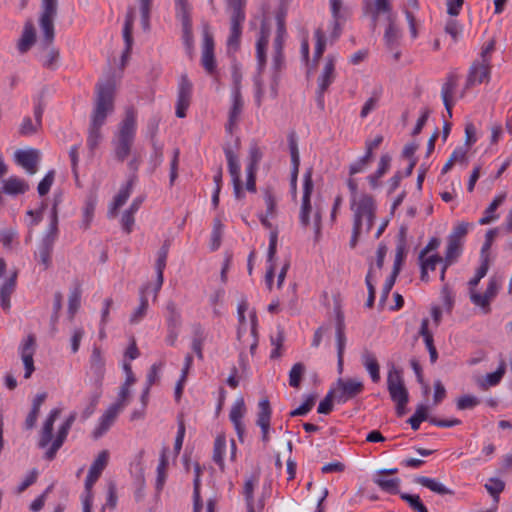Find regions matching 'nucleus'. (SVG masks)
I'll return each mask as SVG.
<instances>
[{"label": "nucleus", "instance_id": "nucleus-1", "mask_svg": "<svg viewBox=\"0 0 512 512\" xmlns=\"http://www.w3.org/2000/svg\"><path fill=\"white\" fill-rule=\"evenodd\" d=\"M115 84L108 80L97 84L95 106L91 115V124L87 144L94 149L101 137L100 129L104 125L108 114L114 110Z\"/></svg>", "mask_w": 512, "mask_h": 512}, {"label": "nucleus", "instance_id": "nucleus-2", "mask_svg": "<svg viewBox=\"0 0 512 512\" xmlns=\"http://www.w3.org/2000/svg\"><path fill=\"white\" fill-rule=\"evenodd\" d=\"M313 169L308 168L303 174V184H302V198H301V206L299 211V222L302 227L308 228L312 225L315 240L318 241L321 237V229H322V215L319 209L313 211L311 205V195L314 189L313 182Z\"/></svg>", "mask_w": 512, "mask_h": 512}, {"label": "nucleus", "instance_id": "nucleus-3", "mask_svg": "<svg viewBox=\"0 0 512 512\" xmlns=\"http://www.w3.org/2000/svg\"><path fill=\"white\" fill-rule=\"evenodd\" d=\"M137 131V111L133 107L125 110V116L119 123L113 139L115 157L123 162L130 154Z\"/></svg>", "mask_w": 512, "mask_h": 512}, {"label": "nucleus", "instance_id": "nucleus-4", "mask_svg": "<svg viewBox=\"0 0 512 512\" xmlns=\"http://www.w3.org/2000/svg\"><path fill=\"white\" fill-rule=\"evenodd\" d=\"M271 27L266 18L261 21V27L259 35L255 45V56L257 60V71L258 75L254 79L256 87L255 100L258 106L261 105L262 97L264 95V89L261 83V73L266 67L267 63V49L269 44Z\"/></svg>", "mask_w": 512, "mask_h": 512}, {"label": "nucleus", "instance_id": "nucleus-5", "mask_svg": "<svg viewBox=\"0 0 512 512\" xmlns=\"http://www.w3.org/2000/svg\"><path fill=\"white\" fill-rule=\"evenodd\" d=\"M350 209L353 213V225L371 230L377 210L373 196L362 192L360 196L350 197Z\"/></svg>", "mask_w": 512, "mask_h": 512}, {"label": "nucleus", "instance_id": "nucleus-6", "mask_svg": "<svg viewBox=\"0 0 512 512\" xmlns=\"http://www.w3.org/2000/svg\"><path fill=\"white\" fill-rule=\"evenodd\" d=\"M231 8L230 34L227 39L228 52H236L240 46L242 25L246 15L244 11L245 0H227Z\"/></svg>", "mask_w": 512, "mask_h": 512}, {"label": "nucleus", "instance_id": "nucleus-7", "mask_svg": "<svg viewBox=\"0 0 512 512\" xmlns=\"http://www.w3.org/2000/svg\"><path fill=\"white\" fill-rule=\"evenodd\" d=\"M439 246L440 240L438 238H432L419 254L422 281L427 282L429 280L428 273L435 271L436 267L440 264H443L440 275L441 280L445 278L447 264L443 263L442 257L436 253Z\"/></svg>", "mask_w": 512, "mask_h": 512}, {"label": "nucleus", "instance_id": "nucleus-8", "mask_svg": "<svg viewBox=\"0 0 512 512\" xmlns=\"http://www.w3.org/2000/svg\"><path fill=\"white\" fill-rule=\"evenodd\" d=\"M387 389L391 399L396 403V413L399 417L406 414V405L408 403V391L404 386L401 371L394 366L388 371Z\"/></svg>", "mask_w": 512, "mask_h": 512}, {"label": "nucleus", "instance_id": "nucleus-9", "mask_svg": "<svg viewBox=\"0 0 512 512\" xmlns=\"http://www.w3.org/2000/svg\"><path fill=\"white\" fill-rule=\"evenodd\" d=\"M402 31L397 23L396 15L387 16V26L383 35V42L388 52L392 54L393 60L398 61L401 57L400 44Z\"/></svg>", "mask_w": 512, "mask_h": 512}, {"label": "nucleus", "instance_id": "nucleus-10", "mask_svg": "<svg viewBox=\"0 0 512 512\" xmlns=\"http://www.w3.org/2000/svg\"><path fill=\"white\" fill-rule=\"evenodd\" d=\"M224 153L231 176L234 197L237 200H242L245 197V193L241 181V166L238 157L231 147H225Z\"/></svg>", "mask_w": 512, "mask_h": 512}, {"label": "nucleus", "instance_id": "nucleus-11", "mask_svg": "<svg viewBox=\"0 0 512 512\" xmlns=\"http://www.w3.org/2000/svg\"><path fill=\"white\" fill-rule=\"evenodd\" d=\"M57 14V0H42V13L39 24L44 39L51 44L54 39V18Z\"/></svg>", "mask_w": 512, "mask_h": 512}, {"label": "nucleus", "instance_id": "nucleus-12", "mask_svg": "<svg viewBox=\"0 0 512 512\" xmlns=\"http://www.w3.org/2000/svg\"><path fill=\"white\" fill-rule=\"evenodd\" d=\"M364 390V384L360 380L356 379H338L337 387L333 391L335 400L338 403L344 404L347 401L353 399Z\"/></svg>", "mask_w": 512, "mask_h": 512}, {"label": "nucleus", "instance_id": "nucleus-13", "mask_svg": "<svg viewBox=\"0 0 512 512\" xmlns=\"http://www.w3.org/2000/svg\"><path fill=\"white\" fill-rule=\"evenodd\" d=\"M322 301L327 309L329 317L334 320H343L345 317L343 311L344 298L342 294L336 289L324 291Z\"/></svg>", "mask_w": 512, "mask_h": 512}, {"label": "nucleus", "instance_id": "nucleus-14", "mask_svg": "<svg viewBox=\"0 0 512 512\" xmlns=\"http://www.w3.org/2000/svg\"><path fill=\"white\" fill-rule=\"evenodd\" d=\"M401 10L405 15L408 23L411 38L414 40L418 37V30L422 26V21L419 17L420 4L418 0H405L401 5Z\"/></svg>", "mask_w": 512, "mask_h": 512}, {"label": "nucleus", "instance_id": "nucleus-15", "mask_svg": "<svg viewBox=\"0 0 512 512\" xmlns=\"http://www.w3.org/2000/svg\"><path fill=\"white\" fill-rule=\"evenodd\" d=\"M277 32L273 41L272 65L275 73H278L284 66L283 45L286 38L284 22L280 17L277 19Z\"/></svg>", "mask_w": 512, "mask_h": 512}, {"label": "nucleus", "instance_id": "nucleus-16", "mask_svg": "<svg viewBox=\"0 0 512 512\" xmlns=\"http://www.w3.org/2000/svg\"><path fill=\"white\" fill-rule=\"evenodd\" d=\"M262 158V153L257 145H253L249 149V162L246 166V184L245 189L250 193L257 191L256 187V173L258 164Z\"/></svg>", "mask_w": 512, "mask_h": 512}, {"label": "nucleus", "instance_id": "nucleus-17", "mask_svg": "<svg viewBox=\"0 0 512 512\" xmlns=\"http://www.w3.org/2000/svg\"><path fill=\"white\" fill-rule=\"evenodd\" d=\"M191 97L192 83L186 75H182L178 86V96L176 103L177 117L184 118L186 116V111L191 103Z\"/></svg>", "mask_w": 512, "mask_h": 512}, {"label": "nucleus", "instance_id": "nucleus-18", "mask_svg": "<svg viewBox=\"0 0 512 512\" xmlns=\"http://www.w3.org/2000/svg\"><path fill=\"white\" fill-rule=\"evenodd\" d=\"M109 459V453L107 450L101 451L97 458L94 460L92 465L90 466V469L88 471V475L85 480V489L88 492L87 496H91V489L93 485L96 483V481L99 479V477L102 474V471L105 469V467L108 464Z\"/></svg>", "mask_w": 512, "mask_h": 512}, {"label": "nucleus", "instance_id": "nucleus-19", "mask_svg": "<svg viewBox=\"0 0 512 512\" xmlns=\"http://www.w3.org/2000/svg\"><path fill=\"white\" fill-rule=\"evenodd\" d=\"M123 408V403L121 401H117L105 411L99 420L98 426L93 431V437L95 439L102 437L110 429Z\"/></svg>", "mask_w": 512, "mask_h": 512}, {"label": "nucleus", "instance_id": "nucleus-20", "mask_svg": "<svg viewBox=\"0 0 512 512\" xmlns=\"http://www.w3.org/2000/svg\"><path fill=\"white\" fill-rule=\"evenodd\" d=\"M21 358L25 367L24 377L30 378L35 370L33 356L36 351V337L29 334L20 346Z\"/></svg>", "mask_w": 512, "mask_h": 512}, {"label": "nucleus", "instance_id": "nucleus-21", "mask_svg": "<svg viewBox=\"0 0 512 512\" xmlns=\"http://www.w3.org/2000/svg\"><path fill=\"white\" fill-rule=\"evenodd\" d=\"M237 338L242 344L248 345L250 352L254 354L258 346L257 322H239Z\"/></svg>", "mask_w": 512, "mask_h": 512}, {"label": "nucleus", "instance_id": "nucleus-22", "mask_svg": "<svg viewBox=\"0 0 512 512\" xmlns=\"http://www.w3.org/2000/svg\"><path fill=\"white\" fill-rule=\"evenodd\" d=\"M258 409L256 424L261 428L262 441L268 443L270 441L269 430L272 409L267 397L260 399Z\"/></svg>", "mask_w": 512, "mask_h": 512}, {"label": "nucleus", "instance_id": "nucleus-23", "mask_svg": "<svg viewBox=\"0 0 512 512\" xmlns=\"http://www.w3.org/2000/svg\"><path fill=\"white\" fill-rule=\"evenodd\" d=\"M290 156H291V176H290V192L295 199L297 196V180L300 166V155L297 140L294 136H290L288 140Z\"/></svg>", "mask_w": 512, "mask_h": 512}, {"label": "nucleus", "instance_id": "nucleus-24", "mask_svg": "<svg viewBox=\"0 0 512 512\" xmlns=\"http://www.w3.org/2000/svg\"><path fill=\"white\" fill-rule=\"evenodd\" d=\"M135 20V10L134 8H129L126 17L125 22L123 26V39L125 43V49L122 53L121 57V63L122 66H124L131 54L132 46H133V37H132V31H133V25Z\"/></svg>", "mask_w": 512, "mask_h": 512}, {"label": "nucleus", "instance_id": "nucleus-25", "mask_svg": "<svg viewBox=\"0 0 512 512\" xmlns=\"http://www.w3.org/2000/svg\"><path fill=\"white\" fill-rule=\"evenodd\" d=\"M491 64L482 60L475 61L470 67L466 80L467 86L479 85L490 78Z\"/></svg>", "mask_w": 512, "mask_h": 512}, {"label": "nucleus", "instance_id": "nucleus-26", "mask_svg": "<svg viewBox=\"0 0 512 512\" xmlns=\"http://www.w3.org/2000/svg\"><path fill=\"white\" fill-rule=\"evenodd\" d=\"M231 101L232 105L229 111V119L225 127L228 133H232L234 127L239 121L240 115L244 107V101L241 95L240 88L238 86L234 87L232 90Z\"/></svg>", "mask_w": 512, "mask_h": 512}, {"label": "nucleus", "instance_id": "nucleus-27", "mask_svg": "<svg viewBox=\"0 0 512 512\" xmlns=\"http://www.w3.org/2000/svg\"><path fill=\"white\" fill-rule=\"evenodd\" d=\"M336 61L335 55H328L325 59V64L322 68L320 75L317 78V88L321 90H328L330 85L335 81L336 78Z\"/></svg>", "mask_w": 512, "mask_h": 512}, {"label": "nucleus", "instance_id": "nucleus-28", "mask_svg": "<svg viewBox=\"0 0 512 512\" xmlns=\"http://www.w3.org/2000/svg\"><path fill=\"white\" fill-rule=\"evenodd\" d=\"M332 15L333 30L331 38L336 40L341 34L342 23L346 20V8L343 7V0H329Z\"/></svg>", "mask_w": 512, "mask_h": 512}, {"label": "nucleus", "instance_id": "nucleus-29", "mask_svg": "<svg viewBox=\"0 0 512 512\" xmlns=\"http://www.w3.org/2000/svg\"><path fill=\"white\" fill-rule=\"evenodd\" d=\"M15 160L28 174L34 175L37 172L39 152L35 149L17 150Z\"/></svg>", "mask_w": 512, "mask_h": 512}, {"label": "nucleus", "instance_id": "nucleus-30", "mask_svg": "<svg viewBox=\"0 0 512 512\" xmlns=\"http://www.w3.org/2000/svg\"><path fill=\"white\" fill-rule=\"evenodd\" d=\"M201 63L207 73L213 74L216 69L214 57V40L211 35L205 33L202 46Z\"/></svg>", "mask_w": 512, "mask_h": 512}, {"label": "nucleus", "instance_id": "nucleus-31", "mask_svg": "<svg viewBox=\"0 0 512 512\" xmlns=\"http://www.w3.org/2000/svg\"><path fill=\"white\" fill-rule=\"evenodd\" d=\"M58 211L57 203H55L51 209L50 223L44 232L39 244L49 247H54V243L58 238Z\"/></svg>", "mask_w": 512, "mask_h": 512}, {"label": "nucleus", "instance_id": "nucleus-32", "mask_svg": "<svg viewBox=\"0 0 512 512\" xmlns=\"http://www.w3.org/2000/svg\"><path fill=\"white\" fill-rule=\"evenodd\" d=\"M60 413H61L60 409H53V410H51L49 416L45 420L42 431H41L40 440H39V446L41 448L46 447L52 441L53 426H54L55 421L59 417Z\"/></svg>", "mask_w": 512, "mask_h": 512}, {"label": "nucleus", "instance_id": "nucleus-33", "mask_svg": "<svg viewBox=\"0 0 512 512\" xmlns=\"http://www.w3.org/2000/svg\"><path fill=\"white\" fill-rule=\"evenodd\" d=\"M391 157L388 154H383L380 157L376 171L367 176V181L371 189H377L380 186V179L387 173L390 168Z\"/></svg>", "mask_w": 512, "mask_h": 512}, {"label": "nucleus", "instance_id": "nucleus-34", "mask_svg": "<svg viewBox=\"0 0 512 512\" xmlns=\"http://www.w3.org/2000/svg\"><path fill=\"white\" fill-rule=\"evenodd\" d=\"M277 240H278L277 232H271L270 237H269V247H268V255H267V262L269 263V267L267 269L266 276H265L266 283H267V286L269 289H271L273 279L275 276L273 259L276 255V251H277Z\"/></svg>", "mask_w": 512, "mask_h": 512}, {"label": "nucleus", "instance_id": "nucleus-35", "mask_svg": "<svg viewBox=\"0 0 512 512\" xmlns=\"http://www.w3.org/2000/svg\"><path fill=\"white\" fill-rule=\"evenodd\" d=\"M361 362H362L363 366L365 367V369L370 374L371 380L374 383L379 382L380 381V366H379L376 356L372 352H370L368 350H364L361 354Z\"/></svg>", "mask_w": 512, "mask_h": 512}, {"label": "nucleus", "instance_id": "nucleus-36", "mask_svg": "<svg viewBox=\"0 0 512 512\" xmlns=\"http://www.w3.org/2000/svg\"><path fill=\"white\" fill-rule=\"evenodd\" d=\"M507 197L506 192L499 193L494 197L490 205L485 209L483 217L479 219L480 225H486L489 224L496 219H498V215L496 214V210L500 205L503 204Z\"/></svg>", "mask_w": 512, "mask_h": 512}, {"label": "nucleus", "instance_id": "nucleus-37", "mask_svg": "<svg viewBox=\"0 0 512 512\" xmlns=\"http://www.w3.org/2000/svg\"><path fill=\"white\" fill-rule=\"evenodd\" d=\"M169 252V245L167 243L163 244L157 253V260L155 264V269L157 273V283L155 285V293H157L163 284V273L166 267V261Z\"/></svg>", "mask_w": 512, "mask_h": 512}, {"label": "nucleus", "instance_id": "nucleus-38", "mask_svg": "<svg viewBox=\"0 0 512 512\" xmlns=\"http://www.w3.org/2000/svg\"><path fill=\"white\" fill-rule=\"evenodd\" d=\"M28 189L26 181L17 176H10L3 181V192L8 195L24 194Z\"/></svg>", "mask_w": 512, "mask_h": 512}, {"label": "nucleus", "instance_id": "nucleus-39", "mask_svg": "<svg viewBox=\"0 0 512 512\" xmlns=\"http://www.w3.org/2000/svg\"><path fill=\"white\" fill-rule=\"evenodd\" d=\"M373 482L384 492L389 494H400V483L401 480L398 477L387 478L383 475H375Z\"/></svg>", "mask_w": 512, "mask_h": 512}, {"label": "nucleus", "instance_id": "nucleus-40", "mask_svg": "<svg viewBox=\"0 0 512 512\" xmlns=\"http://www.w3.org/2000/svg\"><path fill=\"white\" fill-rule=\"evenodd\" d=\"M131 187V182H128L119 190L108 211L109 217H115L118 209L126 203L131 194Z\"/></svg>", "mask_w": 512, "mask_h": 512}, {"label": "nucleus", "instance_id": "nucleus-41", "mask_svg": "<svg viewBox=\"0 0 512 512\" xmlns=\"http://www.w3.org/2000/svg\"><path fill=\"white\" fill-rule=\"evenodd\" d=\"M16 285V274H13L10 278L0 286V304L2 309L7 310L10 308V297L15 289Z\"/></svg>", "mask_w": 512, "mask_h": 512}, {"label": "nucleus", "instance_id": "nucleus-42", "mask_svg": "<svg viewBox=\"0 0 512 512\" xmlns=\"http://www.w3.org/2000/svg\"><path fill=\"white\" fill-rule=\"evenodd\" d=\"M149 294H153L154 297L157 293H155V287L153 288L150 284L143 287L140 291V303L138 307L133 312V319H139L146 315V311L148 309V299L147 296Z\"/></svg>", "mask_w": 512, "mask_h": 512}, {"label": "nucleus", "instance_id": "nucleus-43", "mask_svg": "<svg viewBox=\"0 0 512 512\" xmlns=\"http://www.w3.org/2000/svg\"><path fill=\"white\" fill-rule=\"evenodd\" d=\"M414 482L440 495H446L448 493L446 485L433 478L417 476Z\"/></svg>", "mask_w": 512, "mask_h": 512}, {"label": "nucleus", "instance_id": "nucleus-44", "mask_svg": "<svg viewBox=\"0 0 512 512\" xmlns=\"http://www.w3.org/2000/svg\"><path fill=\"white\" fill-rule=\"evenodd\" d=\"M36 38L35 29L31 22H27L24 26V30L21 39L18 43V50L21 53L27 52L34 44Z\"/></svg>", "mask_w": 512, "mask_h": 512}, {"label": "nucleus", "instance_id": "nucleus-45", "mask_svg": "<svg viewBox=\"0 0 512 512\" xmlns=\"http://www.w3.org/2000/svg\"><path fill=\"white\" fill-rule=\"evenodd\" d=\"M90 367L96 375L97 380H101L105 370V360L101 355L99 348L95 347L91 354Z\"/></svg>", "mask_w": 512, "mask_h": 512}, {"label": "nucleus", "instance_id": "nucleus-46", "mask_svg": "<svg viewBox=\"0 0 512 512\" xmlns=\"http://www.w3.org/2000/svg\"><path fill=\"white\" fill-rule=\"evenodd\" d=\"M226 447V437L224 434L217 435L214 442L213 449V460L216 464H218L221 468L224 466V451Z\"/></svg>", "mask_w": 512, "mask_h": 512}, {"label": "nucleus", "instance_id": "nucleus-47", "mask_svg": "<svg viewBox=\"0 0 512 512\" xmlns=\"http://www.w3.org/2000/svg\"><path fill=\"white\" fill-rule=\"evenodd\" d=\"M176 17L181 22L182 26L191 24L190 6L187 0H176Z\"/></svg>", "mask_w": 512, "mask_h": 512}, {"label": "nucleus", "instance_id": "nucleus-48", "mask_svg": "<svg viewBox=\"0 0 512 512\" xmlns=\"http://www.w3.org/2000/svg\"><path fill=\"white\" fill-rule=\"evenodd\" d=\"M97 204V198L95 195L91 194L85 201V205L83 207V224L84 228H88L94 216V211Z\"/></svg>", "mask_w": 512, "mask_h": 512}, {"label": "nucleus", "instance_id": "nucleus-49", "mask_svg": "<svg viewBox=\"0 0 512 512\" xmlns=\"http://www.w3.org/2000/svg\"><path fill=\"white\" fill-rule=\"evenodd\" d=\"M81 306V289L79 287L73 288L69 293L68 298V314L73 318Z\"/></svg>", "mask_w": 512, "mask_h": 512}, {"label": "nucleus", "instance_id": "nucleus-50", "mask_svg": "<svg viewBox=\"0 0 512 512\" xmlns=\"http://www.w3.org/2000/svg\"><path fill=\"white\" fill-rule=\"evenodd\" d=\"M400 498L404 500L415 512H428V509L417 494L400 493Z\"/></svg>", "mask_w": 512, "mask_h": 512}, {"label": "nucleus", "instance_id": "nucleus-51", "mask_svg": "<svg viewBox=\"0 0 512 512\" xmlns=\"http://www.w3.org/2000/svg\"><path fill=\"white\" fill-rule=\"evenodd\" d=\"M305 371L306 368L303 363L294 364L289 372V385L293 388H299Z\"/></svg>", "mask_w": 512, "mask_h": 512}, {"label": "nucleus", "instance_id": "nucleus-52", "mask_svg": "<svg viewBox=\"0 0 512 512\" xmlns=\"http://www.w3.org/2000/svg\"><path fill=\"white\" fill-rule=\"evenodd\" d=\"M428 419V408L425 405H418L415 413L408 419L411 428L416 431L419 429L420 424Z\"/></svg>", "mask_w": 512, "mask_h": 512}, {"label": "nucleus", "instance_id": "nucleus-53", "mask_svg": "<svg viewBox=\"0 0 512 512\" xmlns=\"http://www.w3.org/2000/svg\"><path fill=\"white\" fill-rule=\"evenodd\" d=\"M153 0H138L141 14V25L143 30L150 28V13Z\"/></svg>", "mask_w": 512, "mask_h": 512}, {"label": "nucleus", "instance_id": "nucleus-54", "mask_svg": "<svg viewBox=\"0 0 512 512\" xmlns=\"http://www.w3.org/2000/svg\"><path fill=\"white\" fill-rule=\"evenodd\" d=\"M263 198L266 205V213L268 216H275L277 209V198L273 192V189L267 187L263 192Z\"/></svg>", "mask_w": 512, "mask_h": 512}, {"label": "nucleus", "instance_id": "nucleus-55", "mask_svg": "<svg viewBox=\"0 0 512 512\" xmlns=\"http://www.w3.org/2000/svg\"><path fill=\"white\" fill-rule=\"evenodd\" d=\"M316 399H317L316 394H310V395L306 396L304 403L302 405H300L298 408H296L295 410L291 411L289 413V415L291 417L306 415L314 407Z\"/></svg>", "mask_w": 512, "mask_h": 512}, {"label": "nucleus", "instance_id": "nucleus-56", "mask_svg": "<svg viewBox=\"0 0 512 512\" xmlns=\"http://www.w3.org/2000/svg\"><path fill=\"white\" fill-rule=\"evenodd\" d=\"M52 251L53 247L38 244L35 258L44 267V269H47L51 264Z\"/></svg>", "mask_w": 512, "mask_h": 512}, {"label": "nucleus", "instance_id": "nucleus-57", "mask_svg": "<svg viewBox=\"0 0 512 512\" xmlns=\"http://www.w3.org/2000/svg\"><path fill=\"white\" fill-rule=\"evenodd\" d=\"M487 492L498 501L499 494L504 490L505 483L499 478H490L485 484Z\"/></svg>", "mask_w": 512, "mask_h": 512}, {"label": "nucleus", "instance_id": "nucleus-58", "mask_svg": "<svg viewBox=\"0 0 512 512\" xmlns=\"http://www.w3.org/2000/svg\"><path fill=\"white\" fill-rule=\"evenodd\" d=\"M380 96V91H374L372 96L366 100L360 112L361 118H366L372 111L377 108Z\"/></svg>", "mask_w": 512, "mask_h": 512}, {"label": "nucleus", "instance_id": "nucleus-59", "mask_svg": "<svg viewBox=\"0 0 512 512\" xmlns=\"http://www.w3.org/2000/svg\"><path fill=\"white\" fill-rule=\"evenodd\" d=\"M314 37L316 40L315 49H314V60L318 61L322 57V55L325 51L326 38H325L324 32L321 29H317L315 31Z\"/></svg>", "mask_w": 512, "mask_h": 512}, {"label": "nucleus", "instance_id": "nucleus-60", "mask_svg": "<svg viewBox=\"0 0 512 512\" xmlns=\"http://www.w3.org/2000/svg\"><path fill=\"white\" fill-rule=\"evenodd\" d=\"M505 363L502 362L496 371L488 373L483 381L484 386H495L497 385L505 374Z\"/></svg>", "mask_w": 512, "mask_h": 512}, {"label": "nucleus", "instance_id": "nucleus-61", "mask_svg": "<svg viewBox=\"0 0 512 512\" xmlns=\"http://www.w3.org/2000/svg\"><path fill=\"white\" fill-rule=\"evenodd\" d=\"M45 208V204L42 203L41 207L37 210H28L26 212V224L30 230H32L35 226H37L43 219V210Z\"/></svg>", "mask_w": 512, "mask_h": 512}, {"label": "nucleus", "instance_id": "nucleus-62", "mask_svg": "<svg viewBox=\"0 0 512 512\" xmlns=\"http://www.w3.org/2000/svg\"><path fill=\"white\" fill-rule=\"evenodd\" d=\"M371 160H372V157H370L367 154H364L358 160L353 162L349 167L350 176H353L355 174L365 171L367 169V167L369 166Z\"/></svg>", "mask_w": 512, "mask_h": 512}, {"label": "nucleus", "instance_id": "nucleus-63", "mask_svg": "<svg viewBox=\"0 0 512 512\" xmlns=\"http://www.w3.org/2000/svg\"><path fill=\"white\" fill-rule=\"evenodd\" d=\"M245 413V403L243 398H239L235 401L234 405L231 408L229 418L231 422L242 421V418Z\"/></svg>", "mask_w": 512, "mask_h": 512}, {"label": "nucleus", "instance_id": "nucleus-64", "mask_svg": "<svg viewBox=\"0 0 512 512\" xmlns=\"http://www.w3.org/2000/svg\"><path fill=\"white\" fill-rule=\"evenodd\" d=\"M465 37L464 25L458 21H450V39L455 43L462 42Z\"/></svg>", "mask_w": 512, "mask_h": 512}]
</instances>
